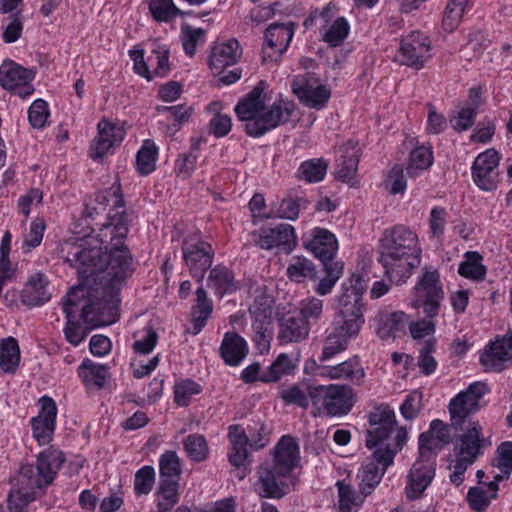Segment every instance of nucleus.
Returning <instances> with one entry per match:
<instances>
[{"instance_id": "obj_1", "label": "nucleus", "mask_w": 512, "mask_h": 512, "mask_svg": "<svg viewBox=\"0 0 512 512\" xmlns=\"http://www.w3.org/2000/svg\"><path fill=\"white\" fill-rule=\"evenodd\" d=\"M128 232L125 210L109 212L98 231V327L112 325L120 317V291L133 261L125 244Z\"/></svg>"}, {"instance_id": "obj_2", "label": "nucleus", "mask_w": 512, "mask_h": 512, "mask_svg": "<svg viewBox=\"0 0 512 512\" xmlns=\"http://www.w3.org/2000/svg\"><path fill=\"white\" fill-rule=\"evenodd\" d=\"M79 248L72 259L78 263V284L69 288L61 301L66 318L64 335L73 346L96 329V248L84 244Z\"/></svg>"}, {"instance_id": "obj_3", "label": "nucleus", "mask_w": 512, "mask_h": 512, "mask_svg": "<svg viewBox=\"0 0 512 512\" xmlns=\"http://www.w3.org/2000/svg\"><path fill=\"white\" fill-rule=\"evenodd\" d=\"M421 248L417 235L397 225L386 229L379 243V262L384 274L396 283L404 282L420 264Z\"/></svg>"}, {"instance_id": "obj_4", "label": "nucleus", "mask_w": 512, "mask_h": 512, "mask_svg": "<svg viewBox=\"0 0 512 512\" xmlns=\"http://www.w3.org/2000/svg\"><path fill=\"white\" fill-rule=\"evenodd\" d=\"M299 460V447L289 436H283L274 449L273 459L262 463L253 484L255 492L263 498L280 499L288 492L287 478Z\"/></svg>"}, {"instance_id": "obj_5", "label": "nucleus", "mask_w": 512, "mask_h": 512, "mask_svg": "<svg viewBox=\"0 0 512 512\" xmlns=\"http://www.w3.org/2000/svg\"><path fill=\"white\" fill-rule=\"evenodd\" d=\"M308 396L318 412L328 416L346 415L355 403V392L348 385L309 386Z\"/></svg>"}, {"instance_id": "obj_6", "label": "nucleus", "mask_w": 512, "mask_h": 512, "mask_svg": "<svg viewBox=\"0 0 512 512\" xmlns=\"http://www.w3.org/2000/svg\"><path fill=\"white\" fill-rule=\"evenodd\" d=\"M443 299L444 291L439 272L436 269L424 268L423 275L414 288L412 307L422 308L425 317L434 318L439 314Z\"/></svg>"}, {"instance_id": "obj_7", "label": "nucleus", "mask_w": 512, "mask_h": 512, "mask_svg": "<svg viewBox=\"0 0 512 512\" xmlns=\"http://www.w3.org/2000/svg\"><path fill=\"white\" fill-rule=\"evenodd\" d=\"M13 481L7 497V508L9 512H28L29 504L44 493V488L33 478L32 464H22Z\"/></svg>"}, {"instance_id": "obj_8", "label": "nucleus", "mask_w": 512, "mask_h": 512, "mask_svg": "<svg viewBox=\"0 0 512 512\" xmlns=\"http://www.w3.org/2000/svg\"><path fill=\"white\" fill-rule=\"evenodd\" d=\"M35 76V68H25L11 59H5L0 66L1 87L21 99H26L35 92L32 84Z\"/></svg>"}, {"instance_id": "obj_9", "label": "nucleus", "mask_w": 512, "mask_h": 512, "mask_svg": "<svg viewBox=\"0 0 512 512\" xmlns=\"http://www.w3.org/2000/svg\"><path fill=\"white\" fill-rule=\"evenodd\" d=\"M487 391L488 387L485 383L475 382L453 398L449 404L451 426L455 429H463V425L471 421L470 415L478 411L479 401Z\"/></svg>"}, {"instance_id": "obj_10", "label": "nucleus", "mask_w": 512, "mask_h": 512, "mask_svg": "<svg viewBox=\"0 0 512 512\" xmlns=\"http://www.w3.org/2000/svg\"><path fill=\"white\" fill-rule=\"evenodd\" d=\"M294 110V104L280 100L274 102L269 108L264 106L257 121L245 124V131L251 137H260L267 131L289 121Z\"/></svg>"}, {"instance_id": "obj_11", "label": "nucleus", "mask_w": 512, "mask_h": 512, "mask_svg": "<svg viewBox=\"0 0 512 512\" xmlns=\"http://www.w3.org/2000/svg\"><path fill=\"white\" fill-rule=\"evenodd\" d=\"M430 49L429 38L419 31H413L401 40L396 60L401 65L421 69L430 57Z\"/></svg>"}, {"instance_id": "obj_12", "label": "nucleus", "mask_w": 512, "mask_h": 512, "mask_svg": "<svg viewBox=\"0 0 512 512\" xmlns=\"http://www.w3.org/2000/svg\"><path fill=\"white\" fill-rule=\"evenodd\" d=\"M462 434L458 436L454 444L455 457H462L464 460L476 461L482 454L483 449L490 445V442L483 434V428L478 421H469L460 429Z\"/></svg>"}, {"instance_id": "obj_13", "label": "nucleus", "mask_w": 512, "mask_h": 512, "mask_svg": "<svg viewBox=\"0 0 512 512\" xmlns=\"http://www.w3.org/2000/svg\"><path fill=\"white\" fill-rule=\"evenodd\" d=\"M253 241L262 249L278 248L286 254L291 253L297 244L294 228L290 224L262 227L253 233Z\"/></svg>"}, {"instance_id": "obj_14", "label": "nucleus", "mask_w": 512, "mask_h": 512, "mask_svg": "<svg viewBox=\"0 0 512 512\" xmlns=\"http://www.w3.org/2000/svg\"><path fill=\"white\" fill-rule=\"evenodd\" d=\"M393 463V451L374 450L358 474L360 491L369 495L380 483L387 468Z\"/></svg>"}, {"instance_id": "obj_15", "label": "nucleus", "mask_w": 512, "mask_h": 512, "mask_svg": "<svg viewBox=\"0 0 512 512\" xmlns=\"http://www.w3.org/2000/svg\"><path fill=\"white\" fill-rule=\"evenodd\" d=\"M40 410L37 416L30 420L32 435L42 446L49 444L54 436L57 418V405L55 401L44 395L39 399Z\"/></svg>"}, {"instance_id": "obj_16", "label": "nucleus", "mask_w": 512, "mask_h": 512, "mask_svg": "<svg viewBox=\"0 0 512 512\" xmlns=\"http://www.w3.org/2000/svg\"><path fill=\"white\" fill-rule=\"evenodd\" d=\"M499 162L500 154L495 149H488L476 157L472 166V176L481 190L496 189L499 181Z\"/></svg>"}, {"instance_id": "obj_17", "label": "nucleus", "mask_w": 512, "mask_h": 512, "mask_svg": "<svg viewBox=\"0 0 512 512\" xmlns=\"http://www.w3.org/2000/svg\"><path fill=\"white\" fill-rule=\"evenodd\" d=\"M66 461L62 450L50 445L41 451L36 460V466L32 464L33 478L45 489L53 483L59 470Z\"/></svg>"}, {"instance_id": "obj_18", "label": "nucleus", "mask_w": 512, "mask_h": 512, "mask_svg": "<svg viewBox=\"0 0 512 512\" xmlns=\"http://www.w3.org/2000/svg\"><path fill=\"white\" fill-rule=\"evenodd\" d=\"M369 423L374 428L367 431L366 446L375 450L387 441L389 435L395 430L394 411L388 406L376 407L369 415Z\"/></svg>"}, {"instance_id": "obj_19", "label": "nucleus", "mask_w": 512, "mask_h": 512, "mask_svg": "<svg viewBox=\"0 0 512 512\" xmlns=\"http://www.w3.org/2000/svg\"><path fill=\"white\" fill-rule=\"evenodd\" d=\"M480 363L485 371L500 372L512 363V332L497 338L482 353Z\"/></svg>"}, {"instance_id": "obj_20", "label": "nucleus", "mask_w": 512, "mask_h": 512, "mask_svg": "<svg viewBox=\"0 0 512 512\" xmlns=\"http://www.w3.org/2000/svg\"><path fill=\"white\" fill-rule=\"evenodd\" d=\"M294 35V23H272L265 32L267 47L263 48V62L277 61L287 49Z\"/></svg>"}, {"instance_id": "obj_21", "label": "nucleus", "mask_w": 512, "mask_h": 512, "mask_svg": "<svg viewBox=\"0 0 512 512\" xmlns=\"http://www.w3.org/2000/svg\"><path fill=\"white\" fill-rule=\"evenodd\" d=\"M337 309L338 317L341 319L337 326L346 334L356 336L364 324L363 302H357L355 296H338Z\"/></svg>"}, {"instance_id": "obj_22", "label": "nucleus", "mask_w": 512, "mask_h": 512, "mask_svg": "<svg viewBox=\"0 0 512 512\" xmlns=\"http://www.w3.org/2000/svg\"><path fill=\"white\" fill-rule=\"evenodd\" d=\"M292 92L304 105L320 109L330 98V90L324 85L315 86L306 75L296 76L291 84Z\"/></svg>"}, {"instance_id": "obj_23", "label": "nucleus", "mask_w": 512, "mask_h": 512, "mask_svg": "<svg viewBox=\"0 0 512 512\" xmlns=\"http://www.w3.org/2000/svg\"><path fill=\"white\" fill-rule=\"evenodd\" d=\"M435 476V467L429 460L418 459L407 476L405 493L408 499L415 500L422 496Z\"/></svg>"}, {"instance_id": "obj_24", "label": "nucleus", "mask_w": 512, "mask_h": 512, "mask_svg": "<svg viewBox=\"0 0 512 512\" xmlns=\"http://www.w3.org/2000/svg\"><path fill=\"white\" fill-rule=\"evenodd\" d=\"M183 257L193 277L201 281L205 271L210 268L213 258V249L207 242L200 241L196 244L182 246Z\"/></svg>"}, {"instance_id": "obj_25", "label": "nucleus", "mask_w": 512, "mask_h": 512, "mask_svg": "<svg viewBox=\"0 0 512 512\" xmlns=\"http://www.w3.org/2000/svg\"><path fill=\"white\" fill-rule=\"evenodd\" d=\"M265 88V82L260 81L243 99L238 102L234 110L240 121H244L245 124L257 121L265 104Z\"/></svg>"}, {"instance_id": "obj_26", "label": "nucleus", "mask_w": 512, "mask_h": 512, "mask_svg": "<svg viewBox=\"0 0 512 512\" xmlns=\"http://www.w3.org/2000/svg\"><path fill=\"white\" fill-rule=\"evenodd\" d=\"M241 55L242 49L239 42L236 39H229L212 47L208 64L213 73L218 75L226 67L236 64Z\"/></svg>"}, {"instance_id": "obj_27", "label": "nucleus", "mask_w": 512, "mask_h": 512, "mask_svg": "<svg viewBox=\"0 0 512 512\" xmlns=\"http://www.w3.org/2000/svg\"><path fill=\"white\" fill-rule=\"evenodd\" d=\"M48 285L49 280L44 273L38 272L31 275L20 293L22 304L32 308L42 306L50 301L51 294L47 290Z\"/></svg>"}, {"instance_id": "obj_28", "label": "nucleus", "mask_w": 512, "mask_h": 512, "mask_svg": "<svg viewBox=\"0 0 512 512\" xmlns=\"http://www.w3.org/2000/svg\"><path fill=\"white\" fill-rule=\"evenodd\" d=\"M125 136L124 129L116 123L102 119L98 123V159L113 153Z\"/></svg>"}, {"instance_id": "obj_29", "label": "nucleus", "mask_w": 512, "mask_h": 512, "mask_svg": "<svg viewBox=\"0 0 512 512\" xmlns=\"http://www.w3.org/2000/svg\"><path fill=\"white\" fill-rule=\"evenodd\" d=\"M341 162L335 172L336 178L342 182L348 183L351 187H356V172L359 163V150L352 143H347L340 147Z\"/></svg>"}, {"instance_id": "obj_30", "label": "nucleus", "mask_w": 512, "mask_h": 512, "mask_svg": "<svg viewBox=\"0 0 512 512\" xmlns=\"http://www.w3.org/2000/svg\"><path fill=\"white\" fill-rule=\"evenodd\" d=\"M250 314L254 317L252 328L254 331V342L260 352L267 351L270 347L271 331H270V312L268 306L263 309L254 305L249 309Z\"/></svg>"}, {"instance_id": "obj_31", "label": "nucleus", "mask_w": 512, "mask_h": 512, "mask_svg": "<svg viewBox=\"0 0 512 512\" xmlns=\"http://www.w3.org/2000/svg\"><path fill=\"white\" fill-rule=\"evenodd\" d=\"M492 465L500 470V474L494 476L493 481L488 483V489L491 491V497H497L498 483L508 479L512 472V442L506 441L501 443L497 450L496 456L492 460Z\"/></svg>"}, {"instance_id": "obj_32", "label": "nucleus", "mask_w": 512, "mask_h": 512, "mask_svg": "<svg viewBox=\"0 0 512 512\" xmlns=\"http://www.w3.org/2000/svg\"><path fill=\"white\" fill-rule=\"evenodd\" d=\"M307 248L312 251L315 257L325 262L333 259L338 245L335 236L330 231L315 228L313 230L312 239L307 244Z\"/></svg>"}, {"instance_id": "obj_33", "label": "nucleus", "mask_w": 512, "mask_h": 512, "mask_svg": "<svg viewBox=\"0 0 512 512\" xmlns=\"http://www.w3.org/2000/svg\"><path fill=\"white\" fill-rule=\"evenodd\" d=\"M248 353L247 343L240 335L227 332L220 346V355L230 366H237Z\"/></svg>"}, {"instance_id": "obj_34", "label": "nucleus", "mask_w": 512, "mask_h": 512, "mask_svg": "<svg viewBox=\"0 0 512 512\" xmlns=\"http://www.w3.org/2000/svg\"><path fill=\"white\" fill-rule=\"evenodd\" d=\"M309 331L310 327L301 318L284 317L280 323L278 338L282 343L299 342L307 338Z\"/></svg>"}, {"instance_id": "obj_35", "label": "nucleus", "mask_w": 512, "mask_h": 512, "mask_svg": "<svg viewBox=\"0 0 512 512\" xmlns=\"http://www.w3.org/2000/svg\"><path fill=\"white\" fill-rule=\"evenodd\" d=\"M408 317L404 312L380 313L378 316L377 334L382 339L395 337L397 332L404 331Z\"/></svg>"}, {"instance_id": "obj_36", "label": "nucleus", "mask_w": 512, "mask_h": 512, "mask_svg": "<svg viewBox=\"0 0 512 512\" xmlns=\"http://www.w3.org/2000/svg\"><path fill=\"white\" fill-rule=\"evenodd\" d=\"M228 436L232 445V449L229 454L230 463L236 468H240L245 465V461L247 459L248 437L244 430L238 425L230 426Z\"/></svg>"}, {"instance_id": "obj_37", "label": "nucleus", "mask_w": 512, "mask_h": 512, "mask_svg": "<svg viewBox=\"0 0 512 512\" xmlns=\"http://www.w3.org/2000/svg\"><path fill=\"white\" fill-rule=\"evenodd\" d=\"M213 310V303L207 297L203 287L196 290V303L191 309V321L193 324V334H198L206 325L207 319Z\"/></svg>"}, {"instance_id": "obj_38", "label": "nucleus", "mask_w": 512, "mask_h": 512, "mask_svg": "<svg viewBox=\"0 0 512 512\" xmlns=\"http://www.w3.org/2000/svg\"><path fill=\"white\" fill-rule=\"evenodd\" d=\"M20 348L14 337L0 339V369L4 373H15L20 364Z\"/></svg>"}, {"instance_id": "obj_39", "label": "nucleus", "mask_w": 512, "mask_h": 512, "mask_svg": "<svg viewBox=\"0 0 512 512\" xmlns=\"http://www.w3.org/2000/svg\"><path fill=\"white\" fill-rule=\"evenodd\" d=\"M320 375L330 379H350L359 384L365 373L356 361L349 360L336 366L322 368Z\"/></svg>"}, {"instance_id": "obj_40", "label": "nucleus", "mask_w": 512, "mask_h": 512, "mask_svg": "<svg viewBox=\"0 0 512 512\" xmlns=\"http://www.w3.org/2000/svg\"><path fill=\"white\" fill-rule=\"evenodd\" d=\"M208 286L214 289L220 297L236 290L232 272L223 266H216L210 271Z\"/></svg>"}, {"instance_id": "obj_41", "label": "nucleus", "mask_w": 512, "mask_h": 512, "mask_svg": "<svg viewBox=\"0 0 512 512\" xmlns=\"http://www.w3.org/2000/svg\"><path fill=\"white\" fill-rule=\"evenodd\" d=\"M433 164L431 147L419 146L411 151L406 168L407 175L414 178L420 171L428 169Z\"/></svg>"}, {"instance_id": "obj_42", "label": "nucleus", "mask_w": 512, "mask_h": 512, "mask_svg": "<svg viewBox=\"0 0 512 512\" xmlns=\"http://www.w3.org/2000/svg\"><path fill=\"white\" fill-rule=\"evenodd\" d=\"M351 337L354 336L346 334L343 329L336 325L325 340L320 361L328 360L337 353L343 351Z\"/></svg>"}, {"instance_id": "obj_43", "label": "nucleus", "mask_w": 512, "mask_h": 512, "mask_svg": "<svg viewBox=\"0 0 512 512\" xmlns=\"http://www.w3.org/2000/svg\"><path fill=\"white\" fill-rule=\"evenodd\" d=\"M160 481L179 482L181 462L174 451H166L159 460Z\"/></svg>"}, {"instance_id": "obj_44", "label": "nucleus", "mask_w": 512, "mask_h": 512, "mask_svg": "<svg viewBox=\"0 0 512 512\" xmlns=\"http://www.w3.org/2000/svg\"><path fill=\"white\" fill-rule=\"evenodd\" d=\"M327 163L322 159H311L303 162L297 172V177L308 183L320 182L327 172Z\"/></svg>"}, {"instance_id": "obj_45", "label": "nucleus", "mask_w": 512, "mask_h": 512, "mask_svg": "<svg viewBox=\"0 0 512 512\" xmlns=\"http://www.w3.org/2000/svg\"><path fill=\"white\" fill-rule=\"evenodd\" d=\"M157 147L151 140H146L136 155L137 171L141 175H148L156 168Z\"/></svg>"}, {"instance_id": "obj_46", "label": "nucleus", "mask_w": 512, "mask_h": 512, "mask_svg": "<svg viewBox=\"0 0 512 512\" xmlns=\"http://www.w3.org/2000/svg\"><path fill=\"white\" fill-rule=\"evenodd\" d=\"M467 260L459 265L458 273L472 280H482L486 275V268L481 264L482 256L478 252L466 253Z\"/></svg>"}, {"instance_id": "obj_47", "label": "nucleus", "mask_w": 512, "mask_h": 512, "mask_svg": "<svg viewBox=\"0 0 512 512\" xmlns=\"http://www.w3.org/2000/svg\"><path fill=\"white\" fill-rule=\"evenodd\" d=\"M294 366L291 359L287 354H280L277 359L267 368L262 371L259 376L261 382H275L283 375L290 373Z\"/></svg>"}, {"instance_id": "obj_48", "label": "nucleus", "mask_w": 512, "mask_h": 512, "mask_svg": "<svg viewBox=\"0 0 512 512\" xmlns=\"http://www.w3.org/2000/svg\"><path fill=\"white\" fill-rule=\"evenodd\" d=\"M350 25L344 17H338L323 34V41L330 47L340 46L347 38Z\"/></svg>"}, {"instance_id": "obj_49", "label": "nucleus", "mask_w": 512, "mask_h": 512, "mask_svg": "<svg viewBox=\"0 0 512 512\" xmlns=\"http://www.w3.org/2000/svg\"><path fill=\"white\" fill-rule=\"evenodd\" d=\"M149 10L153 19L157 22H169L182 14L172 0H150Z\"/></svg>"}, {"instance_id": "obj_50", "label": "nucleus", "mask_w": 512, "mask_h": 512, "mask_svg": "<svg viewBox=\"0 0 512 512\" xmlns=\"http://www.w3.org/2000/svg\"><path fill=\"white\" fill-rule=\"evenodd\" d=\"M179 482L160 481L159 486V512H168L178 502Z\"/></svg>"}, {"instance_id": "obj_51", "label": "nucleus", "mask_w": 512, "mask_h": 512, "mask_svg": "<svg viewBox=\"0 0 512 512\" xmlns=\"http://www.w3.org/2000/svg\"><path fill=\"white\" fill-rule=\"evenodd\" d=\"M184 449L188 457L194 461H204L208 456V444L204 436L189 435L184 441Z\"/></svg>"}, {"instance_id": "obj_52", "label": "nucleus", "mask_w": 512, "mask_h": 512, "mask_svg": "<svg viewBox=\"0 0 512 512\" xmlns=\"http://www.w3.org/2000/svg\"><path fill=\"white\" fill-rule=\"evenodd\" d=\"M301 319L310 327L316 323L323 314V301L316 297H307L299 305Z\"/></svg>"}, {"instance_id": "obj_53", "label": "nucleus", "mask_w": 512, "mask_h": 512, "mask_svg": "<svg viewBox=\"0 0 512 512\" xmlns=\"http://www.w3.org/2000/svg\"><path fill=\"white\" fill-rule=\"evenodd\" d=\"M206 31L202 28H191L189 26L182 28V46L185 53L192 57L196 52L198 45H203L205 42Z\"/></svg>"}, {"instance_id": "obj_54", "label": "nucleus", "mask_w": 512, "mask_h": 512, "mask_svg": "<svg viewBox=\"0 0 512 512\" xmlns=\"http://www.w3.org/2000/svg\"><path fill=\"white\" fill-rule=\"evenodd\" d=\"M337 486L340 512H356L362 503V498L356 494L350 485L338 482Z\"/></svg>"}, {"instance_id": "obj_55", "label": "nucleus", "mask_w": 512, "mask_h": 512, "mask_svg": "<svg viewBox=\"0 0 512 512\" xmlns=\"http://www.w3.org/2000/svg\"><path fill=\"white\" fill-rule=\"evenodd\" d=\"M49 116L48 103L44 99L34 100L28 109V121L34 129L44 128Z\"/></svg>"}, {"instance_id": "obj_56", "label": "nucleus", "mask_w": 512, "mask_h": 512, "mask_svg": "<svg viewBox=\"0 0 512 512\" xmlns=\"http://www.w3.org/2000/svg\"><path fill=\"white\" fill-rule=\"evenodd\" d=\"M101 199V204L112 206V209L109 211L111 213L124 210L125 203L121 191V184L117 177H114V181L109 188L103 190Z\"/></svg>"}, {"instance_id": "obj_57", "label": "nucleus", "mask_w": 512, "mask_h": 512, "mask_svg": "<svg viewBox=\"0 0 512 512\" xmlns=\"http://www.w3.org/2000/svg\"><path fill=\"white\" fill-rule=\"evenodd\" d=\"M77 375L87 394L94 395L96 391V363L85 358L77 368Z\"/></svg>"}, {"instance_id": "obj_58", "label": "nucleus", "mask_w": 512, "mask_h": 512, "mask_svg": "<svg viewBox=\"0 0 512 512\" xmlns=\"http://www.w3.org/2000/svg\"><path fill=\"white\" fill-rule=\"evenodd\" d=\"M287 274L292 281L302 282L307 277H314L315 267L305 258H297L287 268Z\"/></svg>"}, {"instance_id": "obj_59", "label": "nucleus", "mask_w": 512, "mask_h": 512, "mask_svg": "<svg viewBox=\"0 0 512 512\" xmlns=\"http://www.w3.org/2000/svg\"><path fill=\"white\" fill-rule=\"evenodd\" d=\"M465 6L460 5L454 0H450L445 8L443 15V28L448 31H454L460 24Z\"/></svg>"}, {"instance_id": "obj_60", "label": "nucleus", "mask_w": 512, "mask_h": 512, "mask_svg": "<svg viewBox=\"0 0 512 512\" xmlns=\"http://www.w3.org/2000/svg\"><path fill=\"white\" fill-rule=\"evenodd\" d=\"M219 108L220 104L218 102H214L210 105V109L216 111V114L209 123L210 132L218 138L227 135L232 126L231 118L219 113Z\"/></svg>"}, {"instance_id": "obj_61", "label": "nucleus", "mask_w": 512, "mask_h": 512, "mask_svg": "<svg viewBox=\"0 0 512 512\" xmlns=\"http://www.w3.org/2000/svg\"><path fill=\"white\" fill-rule=\"evenodd\" d=\"M45 228L46 224L42 218L37 217L31 222L29 233L25 236L23 242V249L26 253L41 244Z\"/></svg>"}, {"instance_id": "obj_62", "label": "nucleus", "mask_w": 512, "mask_h": 512, "mask_svg": "<svg viewBox=\"0 0 512 512\" xmlns=\"http://www.w3.org/2000/svg\"><path fill=\"white\" fill-rule=\"evenodd\" d=\"M201 386L192 380H185L178 383L174 389V399L179 406H187L191 396L199 394Z\"/></svg>"}, {"instance_id": "obj_63", "label": "nucleus", "mask_w": 512, "mask_h": 512, "mask_svg": "<svg viewBox=\"0 0 512 512\" xmlns=\"http://www.w3.org/2000/svg\"><path fill=\"white\" fill-rule=\"evenodd\" d=\"M155 480V471L151 466H144L135 474L134 489L138 495L148 494Z\"/></svg>"}, {"instance_id": "obj_64", "label": "nucleus", "mask_w": 512, "mask_h": 512, "mask_svg": "<svg viewBox=\"0 0 512 512\" xmlns=\"http://www.w3.org/2000/svg\"><path fill=\"white\" fill-rule=\"evenodd\" d=\"M435 349V344L433 341L428 340L425 342L423 347L420 349V355L418 358V365L423 374L429 375L433 373L437 367V362L431 353Z\"/></svg>"}]
</instances>
